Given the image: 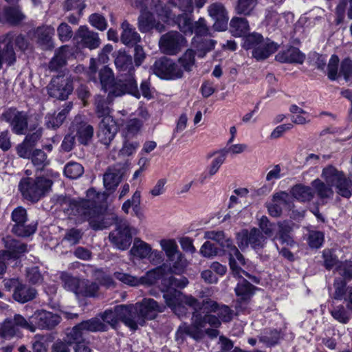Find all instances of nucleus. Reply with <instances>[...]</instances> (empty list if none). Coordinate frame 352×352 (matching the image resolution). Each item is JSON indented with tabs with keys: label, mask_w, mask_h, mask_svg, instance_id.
Returning a JSON list of instances; mask_svg holds the SVG:
<instances>
[{
	"label": "nucleus",
	"mask_w": 352,
	"mask_h": 352,
	"mask_svg": "<svg viewBox=\"0 0 352 352\" xmlns=\"http://www.w3.org/2000/svg\"><path fill=\"white\" fill-rule=\"evenodd\" d=\"M206 324L213 328L221 327V321L212 314H204L198 311H193L191 318V324L183 323L178 327L176 332L177 341L184 342L186 336L198 341L202 340L205 335L213 339L217 338L219 331L215 329L208 328L204 329Z\"/></svg>",
	"instance_id": "nucleus-1"
},
{
	"label": "nucleus",
	"mask_w": 352,
	"mask_h": 352,
	"mask_svg": "<svg viewBox=\"0 0 352 352\" xmlns=\"http://www.w3.org/2000/svg\"><path fill=\"white\" fill-rule=\"evenodd\" d=\"M14 45L21 51L24 52L28 47V42L24 36L10 32L0 36V69L2 64L10 66L16 60Z\"/></svg>",
	"instance_id": "nucleus-2"
},
{
	"label": "nucleus",
	"mask_w": 352,
	"mask_h": 352,
	"mask_svg": "<svg viewBox=\"0 0 352 352\" xmlns=\"http://www.w3.org/2000/svg\"><path fill=\"white\" fill-rule=\"evenodd\" d=\"M204 238L217 242L223 250L228 254L230 258V267L235 275L240 274L239 268L236 261L240 265H245L243 256L240 253L237 248L233 244L232 241L226 237L224 232L221 230H208L204 232Z\"/></svg>",
	"instance_id": "nucleus-3"
},
{
	"label": "nucleus",
	"mask_w": 352,
	"mask_h": 352,
	"mask_svg": "<svg viewBox=\"0 0 352 352\" xmlns=\"http://www.w3.org/2000/svg\"><path fill=\"white\" fill-rule=\"evenodd\" d=\"M128 308L131 312L130 319L135 324L134 328H131L132 330H136L138 325L143 326L146 319H154L157 313L162 312L164 309L163 305H159L152 298H144L135 305H128Z\"/></svg>",
	"instance_id": "nucleus-4"
},
{
	"label": "nucleus",
	"mask_w": 352,
	"mask_h": 352,
	"mask_svg": "<svg viewBox=\"0 0 352 352\" xmlns=\"http://www.w3.org/2000/svg\"><path fill=\"white\" fill-rule=\"evenodd\" d=\"M52 184L50 179L43 177H38L36 179L23 178L19 184V189L25 199L36 202L45 195Z\"/></svg>",
	"instance_id": "nucleus-5"
},
{
	"label": "nucleus",
	"mask_w": 352,
	"mask_h": 352,
	"mask_svg": "<svg viewBox=\"0 0 352 352\" xmlns=\"http://www.w3.org/2000/svg\"><path fill=\"white\" fill-rule=\"evenodd\" d=\"M163 297L168 307L179 318L186 315V308L184 305L190 307L198 305V300L192 296H185L177 289H167Z\"/></svg>",
	"instance_id": "nucleus-6"
},
{
	"label": "nucleus",
	"mask_w": 352,
	"mask_h": 352,
	"mask_svg": "<svg viewBox=\"0 0 352 352\" xmlns=\"http://www.w3.org/2000/svg\"><path fill=\"white\" fill-rule=\"evenodd\" d=\"M321 177L336 187V192L342 197L349 198L352 195V182L333 166H329L322 170Z\"/></svg>",
	"instance_id": "nucleus-7"
},
{
	"label": "nucleus",
	"mask_w": 352,
	"mask_h": 352,
	"mask_svg": "<svg viewBox=\"0 0 352 352\" xmlns=\"http://www.w3.org/2000/svg\"><path fill=\"white\" fill-rule=\"evenodd\" d=\"M135 234L136 230L126 219L119 218L115 230L110 232L109 238L118 249L124 250L131 245L133 235Z\"/></svg>",
	"instance_id": "nucleus-8"
},
{
	"label": "nucleus",
	"mask_w": 352,
	"mask_h": 352,
	"mask_svg": "<svg viewBox=\"0 0 352 352\" xmlns=\"http://www.w3.org/2000/svg\"><path fill=\"white\" fill-rule=\"evenodd\" d=\"M157 4H155V12L158 17L163 21L166 22L169 19H174L176 12L171 10V8H177L184 12H192L193 11L192 0H157Z\"/></svg>",
	"instance_id": "nucleus-9"
},
{
	"label": "nucleus",
	"mask_w": 352,
	"mask_h": 352,
	"mask_svg": "<svg viewBox=\"0 0 352 352\" xmlns=\"http://www.w3.org/2000/svg\"><path fill=\"white\" fill-rule=\"evenodd\" d=\"M151 69L156 76L165 80L179 79L184 74L179 65L166 57L155 60Z\"/></svg>",
	"instance_id": "nucleus-10"
},
{
	"label": "nucleus",
	"mask_w": 352,
	"mask_h": 352,
	"mask_svg": "<svg viewBox=\"0 0 352 352\" xmlns=\"http://www.w3.org/2000/svg\"><path fill=\"white\" fill-rule=\"evenodd\" d=\"M11 218L14 223L12 232L16 235L29 236L36 232V224L34 223H28V213L22 206H18L12 212Z\"/></svg>",
	"instance_id": "nucleus-11"
},
{
	"label": "nucleus",
	"mask_w": 352,
	"mask_h": 352,
	"mask_svg": "<svg viewBox=\"0 0 352 352\" xmlns=\"http://www.w3.org/2000/svg\"><path fill=\"white\" fill-rule=\"evenodd\" d=\"M130 313L128 305H119L115 307L113 309L105 310L104 312L98 314V316L106 324L107 330L109 325L114 327L119 320L122 321L126 326L131 329V328L135 327V324L130 319Z\"/></svg>",
	"instance_id": "nucleus-12"
},
{
	"label": "nucleus",
	"mask_w": 352,
	"mask_h": 352,
	"mask_svg": "<svg viewBox=\"0 0 352 352\" xmlns=\"http://www.w3.org/2000/svg\"><path fill=\"white\" fill-rule=\"evenodd\" d=\"M236 239L241 249L243 250L250 245L256 252L264 248L267 243V237L256 228H253L250 230H241L237 234Z\"/></svg>",
	"instance_id": "nucleus-13"
},
{
	"label": "nucleus",
	"mask_w": 352,
	"mask_h": 352,
	"mask_svg": "<svg viewBox=\"0 0 352 352\" xmlns=\"http://www.w3.org/2000/svg\"><path fill=\"white\" fill-rule=\"evenodd\" d=\"M124 75L120 74V78L117 81L114 80L110 87H108V100H113L114 98L122 96L126 93L132 94L136 98L140 97L138 85L134 77L127 78Z\"/></svg>",
	"instance_id": "nucleus-14"
},
{
	"label": "nucleus",
	"mask_w": 352,
	"mask_h": 352,
	"mask_svg": "<svg viewBox=\"0 0 352 352\" xmlns=\"http://www.w3.org/2000/svg\"><path fill=\"white\" fill-rule=\"evenodd\" d=\"M186 45L184 36L177 31H170L163 34L159 41L160 51L167 55H175Z\"/></svg>",
	"instance_id": "nucleus-15"
},
{
	"label": "nucleus",
	"mask_w": 352,
	"mask_h": 352,
	"mask_svg": "<svg viewBox=\"0 0 352 352\" xmlns=\"http://www.w3.org/2000/svg\"><path fill=\"white\" fill-rule=\"evenodd\" d=\"M168 260L172 262V270L175 273H179L186 266V260L178 250L175 239H162L160 242Z\"/></svg>",
	"instance_id": "nucleus-16"
},
{
	"label": "nucleus",
	"mask_w": 352,
	"mask_h": 352,
	"mask_svg": "<svg viewBox=\"0 0 352 352\" xmlns=\"http://www.w3.org/2000/svg\"><path fill=\"white\" fill-rule=\"evenodd\" d=\"M73 89L72 80L68 77L62 76L53 78L47 86L49 95L61 100L67 99Z\"/></svg>",
	"instance_id": "nucleus-17"
},
{
	"label": "nucleus",
	"mask_w": 352,
	"mask_h": 352,
	"mask_svg": "<svg viewBox=\"0 0 352 352\" xmlns=\"http://www.w3.org/2000/svg\"><path fill=\"white\" fill-rule=\"evenodd\" d=\"M118 131V125L111 116L103 118L99 124L97 133L99 142L109 146Z\"/></svg>",
	"instance_id": "nucleus-18"
},
{
	"label": "nucleus",
	"mask_w": 352,
	"mask_h": 352,
	"mask_svg": "<svg viewBox=\"0 0 352 352\" xmlns=\"http://www.w3.org/2000/svg\"><path fill=\"white\" fill-rule=\"evenodd\" d=\"M71 130L72 132H76L75 135L82 144H88L94 136V127L81 116H76L74 118L71 126Z\"/></svg>",
	"instance_id": "nucleus-19"
},
{
	"label": "nucleus",
	"mask_w": 352,
	"mask_h": 352,
	"mask_svg": "<svg viewBox=\"0 0 352 352\" xmlns=\"http://www.w3.org/2000/svg\"><path fill=\"white\" fill-rule=\"evenodd\" d=\"M97 72V66L94 58H91L89 76V79L96 84L100 83L102 89L107 91L108 87L113 82L114 76L112 70L107 66H104L99 71V82L96 76Z\"/></svg>",
	"instance_id": "nucleus-20"
},
{
	"label": "nucleus",
	"mask_w": 352,
	"mask_h": 352,
	"mask_svg": "<svg viewBox=\"0 0 352 352\" xmlns=\"http://www.w3.org/2000/svg\"><path fill=\"white\" fill-rule=\"evenodd\" d=\"M3 116L5 120L10 123L14 133L18 135L24 133L28 127L26 113L10 109L3 114Z\"/></svg>",
	"instance_id": "nucleus-21"
},
{
	"label": "nucleus",
	"mask_w": 352,
	"mask_h": 352,
	"mask_svg": "<svg viewBox=\"0 0 352 352\" xmlns=\"http://www.w3.org/2000/svg\"><path fill=\"white\" fill-rule=\"evenodd\" d=\"M209 16L214 21V28L223 31L227 28L228 15L224 5L220 2L211 3L207 8Z\"/></svg>",
	"instance_id": "nucleus-22"
},
{
	"label": "nucleus",
	"mask_w": 352,
	"mask_h": 352,
	"mask_svg": "<svg viewBox=\"0 0 352 352\" xmlns=\"http://www.w3.org/2000/svg\"><path fill=\"white\" fill-rule=\"evenodd\" d=\"M34 326L40 329H52L60 322V317L52 312L45 310H39L34 312L31 316Z\"/></svg>",
	"instance_id": "nucleus-23"
},
{
	"label": "nucleus",
	"mask_w": 352,
	"mask_h": 352,
	"mask_svg": "<svg viewBox=\"0 0 352 352\" xmlns=\"http://www.w3.org/2000/svg\"><path fill=\"white\" fill-rule=\"evenodd\" d=\"M130 252L135 256L140 258H148L153 262H154L155 259H156L157 261L162 259L160 252L152 250L149 244L138 238L135 239Z\"/></svg>",
	"instance_id": "nucleus-24"
},
{
	"label": "nucleus",
	"mask_w": 352,
	"mask_h": 352,
	"mask_svg": "<svg viewBox=\"0 0 352 352\" xmlns=\"http://www.w3.org/2000/svg\"><path fill=\"white\" fill-rule=\"evenodd\" d=\"M291 197L284 191L275 193L272 202L267 205L269 214L274 217H280L284 208L290 207Z\"/></svg>",
	"instance_id": "nucleus-25"
},
{
	"label": "nucleus",
	"mask_w": 352,
	"mask_h": 352,
	"mask_svg": "<svg viewBox=\"0 0 352 352\" xmlns=\"http://www.w3.org/2000/svg\"><path fill=\"white\" fill-rule=\"evenodd\" d=\"M237 267L239 268L240 274L235 275L234 272H232L234 276L239 278V282L235 287V292L239 302H246L254 294V287L243 277V274L248 276V274L241 270L240 267L238 265ZM232 272L233 271L232 270Z\"/></svg>",
	"instance_id": "nucleus-26"
},
{
	"label": "nucleus",
	"mask_w": 352,
	"mask_h": 352,
	"mask_svg": "<svg viewBox=\"0 0 352 352\" xmlns=\"http://www.w3.org/2000/svg\"><path fill=\"white\" fill-rule=\"evenodd\" d=\"M140 12L138 27L142 32H147L153 29H155L159 32L164 31L165 26L160 22H157L146 8L141 7Z\"/></svg>",
	"instance_id": "nucleus-27"
},
{
	"label": "nucleus",
	"mask_w": 352,
	"mask_h": 352,
	"mask_svg": "<svg viewBox=\"0 0 352 352\" xmlns=\"http://www.w3.org/2000/svg\"><path fill=\"white\" fill-rule=\"evenodd\" d=\"M120 217L114 213L102 214L96 210L94 214H91L88 221L91 228L94 230H103L116 224Z\"/></svg>",
	"instance_id": "nucleus-28"
},
{
	"label": "nucleus",
	"mask_w": 352,
	"mask_h": 352,
	"mask_svg": "<svg viewBox=\"0 0 352 352\" xmlns=\"http://www.w3.org/2000/svg\"><path fill=\"white\" fill-rule=\"evenodd\" d=\"M124 170L120 166L109 167L103 175V184L108 190H115L122 181Z\"/></svg>",
	"instance_id": "nucleus-29"
},
{
	"label": "nucleus",
	"mask_w": 352,
	"mask_h": 352,
	"mask_svg": "<svg viewBox=\"0 0 352 352\" xmlns=\"http://www.w3.org/2000/svg\"><path fill=\"white\" fill-rule=\"evenodd\" d=\"M6 250L3 251L1 256V260L6 258H16L22 253L27 252V245L17 240L13 239L10 236L3 239Z\"/></svg>",
	"instance_id": "nucleus-30"
},
{
	"label": "nucleus",
	"mask_w": 352,
	"mask_h": 352,
	"mask_svg": "<svg viewBox=\"0 0 352 352\" xmlns=\"http://www.w3.org/2000/svg\"><path fill=\"white\" fill-rule=\"evenodd\" d=\"M92 204L91 203L89 205V201H86L85 199H73L69 204L70 213L80 217L82 220L88 221L91 214L95 213L91 208Z\"/></svg>",
	"instance_id": "nucleus-31"
},
{
	"label": "nucleus",
	"mask_w": 352,
	"mask_h": 352,
	"mask_svg": "<svg viewBox=\"0 0 352 352\" xmlns=\"http://www.w3.org/2000/svg\"><path fill=\"white\" fill-rule=\"evenodd\" d=\"M55 32L54 28L51 25L38 27L34 32V36L38 43L44 49L48 50L54 47L52 36Z\"/></svg>",
	"instance_id": "nucleus-32"
},
{
	"label": "nucleus",
	"mask_w": 352,
	"mask_h": 352,
	"mask_svg": "<svg viewBox=\"0 0 352 352\" xmlns=\"http://www.w3.org/2000/svg\"><path fill=\"white\" fill-rule=\"evenodd\" d=\"M80 43L91 50L96 49L100 45L98 34L91 31L86 26H80L77 32Z\"/></svg>",
	"instance_id": "nucleus-33"
},
{
	"label": "nucleus",
	"mask_w": 352,
	"mask_h": 352,
	"mask_svg": "<svg viewBox=\"0 0 352 352\" xmlns=\"http://www.w3.org/2000/svg\"><path fill=\"white\" fill-rule=\"evenodd\" d=\"M311 185L314 195L316 194L320 199L328 200L333 198L334 192L331 183L316 179L311 182Z\"/></svg>",
	"instance_id": "nucleus-34"
},
{
	"label": "nucleus",
	"mask_w": 352,
	"mask_h": 352,
	"mask_svg": "<svg viewBox=\"0 0 352 352\" xmlns=\"http://www.w3.org/2000/svg\"><path fill=\"white\" fill-rule=\"evenodd\" d=\"M292 223L287 221L278 222V230L276 236L274 238L273 240L278 239L283 245H286L290 247L294 245L295 242L290 235V233L292 231Z\"/></svg>",
	"instance_id": "nucleus-35"
},
{
	"label": "nucleus",
	"mask_w": 352,
	"mask_h": 352,
	"mask_svg": "<svg viewBox=\"0 0 352 352\" xmlns=\"http://www.w3.org/2000/svg\"><path fill=\"white\" fill-rule=\"evenodd\" d=\"M115 65L116 68L124 74V77H133L134 67L132 63V58L130 56L125 53H119L115 59Z\"/></svg>",
	"instance_id": "nucleus-36"
},
{
	"label": "nucleus",
	"mask_w": 352,
	"mask_h": 352,
	"mask_svg": "<svg viewBox=\"0 0 352 352\" xmlns=\"http://www.w3.org/2000/svg\"><path fill=\"white\" fill-rule=\"evenodd\" d=\"M121 28L122 32L120 39L123 44L127 46H133L140 41V34L126 21L122 23Z\"/></svg>",
	"instance_id": "nucleus-37"
},
{
	"label": "nucleus",
	"mask_w": 352,
	"mask_h": 352,
	"mask_svg": "<svg viewBox=\"0 0 352 352\" xmlns=\"http://www.w3.org/2000/svg\"><path fill=\"white\" fill-rule=\"evenodd\" d=\"M276 50L277 45L269 39H265L259 46L252 50V56L257 60H261L267 58Z\"/></svg>",
	"instance_id": "nucleus-38"
},
{
	"label": "nucleus",
	"mask_w": 352,
	"mask_h": 352,
	"mask_svg": "<svg viewBox=\"0 0 352 352\" xmlns=\"http://www.w3.org/2000/svg\"><path fill=\"white\" fill-rule=\"evenodd\" d=\"M36 296V291L34 288L20 283L16 287L13 293L14 299L21 303L33 300Z\"/></svg>",
	"instance_id": "nucleus-39"
},
{
	"label": "nucleus",
	"mask_w": 352,
	"mask_h": 352,
	"mask_svg": "<svg viewBox=\"0 0 352 352\" xmlns=\"http://www.w3.org/2000/svg\"><path fill=\"white\" fill-rule=\"evenodd\" d=\"M276 59L281 63H302L304 61L305 56L296 47H289L287 50L280 52Z\"/></svg>",
	"instance_id": "nucleus-40"
},
{
	"label": "nucleus",
	"mask_w": 352,
	"mask_h": 352,
	"mask_svg": "<svg viewBox=\"0 0 352 352\" xmlns=\"http://www.w3.org/2000/svg\"><path fill=\"white\" fill-rule=\"evenodd\" d=\"M70 54L68 46L60 47L50 62L49 69L51 71H58L62 68L66 64L67 59Z\"/></svg>",
	"instance_id": "nucleus-41"
},
{
	"label": "nucleus",
	"mask_w": 352,
	"mask_h": 352,
	"mask_svg": "<svg viewBox=\"0 0 352 352\" xmlns=\"http://www.w3.org/2000/svg\"><path fill=\"white\" fill-rule=\"evenodd\" d=\"M250 30L248 20L242 17H233L230 22V31L236 37L245 36Z\"/></svg>",
	"instance_id": "nucleus-42"
},
{
	"label": "nucleus",
	"mask_w": 352,
	"mask_h": 352,
	"mask_svg": "<svg viewBox=\"0 0 352 352\" xmlns=\"http://www.w3.org/2000/svg\"><path fill=\"white\" fill-rule=\"evenodd\" d=\"M143 123L141 120L133 118L129 120L121 131L122 138L135 139L140 132Z\"/></svg>",
	"instance_id": "nucleus-43"
},
{
	"label": "nucleus",
	"mask_w": 352,
	"mask_h": 352,
	"mask_svg": "<svg viewBox=\"0 0 352 352\" xmlns=\"http://www.w3.org/2000/svg\"><path fill=\"white\" fill-rule=\"evenodd\" d=\"M217 41L207 38L194 37L193 45L196 48L198 57L203 58L206 54L212 50Z\"/></svg>",
	"instance_id": "nucleus-44"
},
{
	"label": "nucleus",
	"mask_w": 352,
	"mask_h": 352,
	"mask_svg": "<svg viewBox=\"0 0 352 352\" xmlns=\"http://www.w3.org/2000/svg\"><path fill=\"white\" fill-rule=\"evenodd\" d=\"M291 192L295 199L302 202L309 201L314 197L313 188L302 184L294 186Z\"/></svg>",
	"instance_id": "nucleus-45"
},
{
	"label": "nucleus",
	"mask_w": 352,
	"mask_h": 352,
	"mask_svg": "<svg viewBox=\"0 0 352 352\" xmlns=\"http://www.w3.org/2000/svg\"><path fill=\"white\" fill-rule=\"evenodd\" d=\"M69 107L63 109L59 113L47 114L45 116V125L48 129H56L58 128L66 118L67 114L69 111Z\"/></svg>",
	"instance_id": "nucleus-46"
},
{
	"label": "nucleus",
	"mask_w": 352,
	"mask_h": 352,
	"mask_svg": "<svg viewBox=\"0 0 352 352\" xmlns=\"http://www.w3.org/2000/svg\"><path fill=\"white\" fill-rule=\"evenodd\" d=\"M80 324L85 333L107 331L106 324L101 320L98 315L89 320H84Z\"/></svg>",
	"instance_id": "nucleus-47"
},
{
	"label": "nucleus",
	"mask_w": 352,
	"mask_h": 352,
	"mask_svg": "<svg viewBox=\"0 0 352 352\" xmlns=\"http://www.w3.org/2000/svg\"><path fill=\"white\" fill-rule=\"evenodd\" d=\"M164 273L165 269L163 267H155L139 278L140 285H153L164 276Z\"/></svg>",
	"instance_id": "nucleus-48"
},
{
	"label": "nucleus",
	"mask_w": 352,
	"mask_h": 352,
	"mask_svg": "<svg viewBox=\"0 0 352 352\" xmlns=\"http://www.w3.org/2000/svg\"><path fill=\"white\" fill-rule=\"evenodd\" d=\"M60 279L65 289L74 292L76 295H79L82 280L73 277L66 272L61 274Z\"/></svg>",
	"instance_id": "nucleus-49"
},
{
	"label": "nucleus",
	"mask_w": 352,
	"mask_h": 352,
	"mask_svg": "<svg viewBox=\"0 0 352 352\" xmlns=\"http://www.w3.org/2000/svg\"><path fill=\"white\" fill-rule=\"evenodd\" d=\"M351 311L342 305L333 306L330 314L331 316L338 322L342 324H347L351 318Z\"/></svg>",
	"instance_id": "nucleus-50"
},
{
	"label": "nucleus",
	"mask_w": 352,
	"mask_h": 352,
	"mask_svg": "<svg viewBox=\"0 0 352 352\" xmlns=\"http://www.w3.org/2000/svg\"><path fill=\"white\" fill-rule=\"evenodd\" d=\"M113 100H108V96L104 98L103 96H97L95 100L96 113L99 118L110 116L111 108L109 104Z\"/></svg>",
	"instance_id": "nucleus-51"
},
{
	"label": "nucleus",
	"mask_w": 352,
	"mask_h": 352,
	"mask_svg": "<svg viewBox=\"0 0 352 352\" xmlns=\"http://www.w3.org/2000/svg\"><path fill=\"white\" fill-rule=\"evenodd\" d=\"M85 333L79 323L67 332L65 340L69 343V345H74L85 340Z\"/></svg>",
	"instance_id": "nucleus-52"
},
{
	"label": "nucleus",
	"mask_w": 352,
	"mask_h": 352,
	"mask_svg": "<svg viewBox=\"0 0 352 352\" xmlns=\"http://www.w3.org/2000/svg\"><path fill=\"white\" fill-rule=\"evenodd\" d=\"M5 23L16 25L25 19V15L16 7H8L4 9Z\"/></svg>",
	"instance_id": "nucleus-53"
},
{
	"label": "nucleus",
	"mask_w": 352,
	"mask_h": 352,
	"mask_svg": "<svg viewBox=\"0 0 352 352\" xmlns=\"http://www.w3.org/2000/svg\"><path fill=\"white\" fill-rule=\"evenodd\" d=\"M140 146V143L135 139L122 138V146L119 151V155L129 157L133 155Z\"/></svg>",
	"instance_id": "nucleus-54"
},
{
	"label": "nucleus",
	"mask_w": 352,
	"mask_h": 352,
	"mask_svg": "<svg viewBox=\"0 0 352 352\" xmlns=\"http://www.w3.org/2000/svg\"><path fill=\"white\" fill-rule=\"evenodd\" d=\"M178 64L186 72L192 69L195 65V52L191 49L187 50L185 53L178 59Z\"/></svg>",
	"instance_id": "nucleus-55"
},
{
	"label": "nucleus",
	"mask_w": 352,
	"mask_h": 352,
	"mask_svg": "<svg viewBox=\"0 0 352 352\" xmlns=\"http://www.w3.org/2000/svg\"><path fill=\"white\" fill-rule=\"evenodd\" d=\"M18 333L19 329L12 318L6 319L0 327V336L10 338Z\"/></svg>",
	"instance_id": "nucleus-56"
},
{
	"label": "nucleus",
	"mask_w": 352,
	"mask_h": 352,
	"mask_svg": "<svg viewBox=\"0 0 352 352\" xmlns=\"http://www.w3.org/2000/svg\"><path fill=\"white\" fill-rule=\"evenodd\" d=\"M84 232L81 229L72 228L67 229L63 238V241L67 243L69 245H75L79 243L82 239Z\"/></svg>",
	"instance_id": "nucleus-57"
},
{
	"label": "nucleus",
	"mask_w": 352,
	"mask_h": 352,
	"mask_svg": "<svg viewBox=\"0 0 352 352\" xmlns=\"http://www.w3.org/2000/svg\"><path fill=\"white\" fill-rule=\"evenodd\" d=\"M84 173L82 166L77 162H69L64 168V173L68 178L75 179L80 177Z\"/></svg>",
	"instance_id": "nucleus-58"
},
{
	"label": "nucleus",
	"mask_w": 352,
	"mask_h": 352,
	"mask_svg": "<svg viewBox=\"0 0 352 352\" xmlns=\"http://www.w3.org/2000/svg\"><path fill=\"white\" fill-rule=\"evenodd\" d=\"M280 338V333L276 329L265 330L259 337V340L270 346L278 343Z\"/></svg>",
	"instance_id": "nucleus-59"
},
{
	"label": "nucleus",
	"mask_w": 352,
	"mask_h": 352,
	"mask_svg": "<svg viewBox=\"0 0 352 352\" xmlns=\"http://www.w3.org/2000/svg\"><path fill=\"white\" fill-rule=\"evenodd\" d=\"M86 201H89V205L93 204L91 208L96 212V210L98 209V206L104 201L107 196L104 192L100 193L97 192L94 188H90L87 191Z\"/></svg>",
	"instance_id": "nucleus-60"
},
{
	"label": "nucleus",
	"mask_w": 352,
	"mask_h": 352,
	"mask_svg": "<svg viewBox=\"0 0 352 352\" xmlns=\"http://www.w3.org/2000/svg\"><path fill=\"white\" fill-rule=\"evenodd\" d=\"M99 287L97 283L82 279L79 295L86 297H94L97 295Z\"/></svg>",
	"instance_id": "nucleus-61"
},
{
	"label": "nucleus",
	"mask_w": 352,
	"mask_h": 352,
	"mask_svg": "<svg viewBox=\"0 0 352 352\" xmlns=\"http://www.w3.org/2000/svg\"><path fill=\"white\" fill-rule=\"evenodd\" d=\"M346 12L347 16L352 19V0H340L336 12L340 20H342Z\"/></svg>",
	"instance_id": "nucleus-62"
},
{
	"label": "nucleus",
	"mask_w": 352,
	"mask_h": 352,
	"mask_svg": "<svg viewBox=\"0 0 352 352\" xmlns=\"http://www.w3.org/2000/svg\"><path fill=\"white\" fill-rule=\"evenodd\" d=\"M323 265L327 270H331L333 267L339 265L340 262L338 261L337 256L331 249H324L322 251Z\"/></svg>",
	"instance_id": "nucleus-63"
},
{
	"label": "nucleus",
	"mask_w": 352,
	"mask_h": 352,
	"mask_svg": "<svg viewBox=\"0 0 352 352\" xmlns=\"http://www.w3.org/2000/svg\"><path fill=\"white\" fill-rule=\"evenodd\" d=\"M265 39L258 33H252L245 36L243 42V47L246 50L255 49L259 46Z\"/></svg>",
	"instance_id": "nucleus-64"
}]
</instances>
